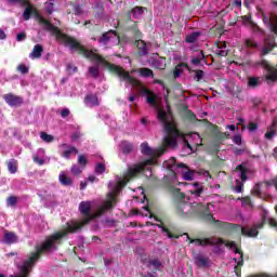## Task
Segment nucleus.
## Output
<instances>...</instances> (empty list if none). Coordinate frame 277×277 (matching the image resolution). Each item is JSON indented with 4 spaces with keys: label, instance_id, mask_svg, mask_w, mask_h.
<instances>
[{
    "label": "nucleus",
    "instance_id": "24",
    "mask_svg": "<svg viewBox=\"0 0 277 277\" xmlns=\"http://www.w3.org/2000/svg\"><path fill=\"white\" fill-rule=\"evenodd\" d=\"M163 266V264L161 263V261H159V259H151L148 260L147 263V267L148 269H150V267H154V272H159V269H161V267Z\"/></svg>",
    "mask_w": 277,
    "mask_h": 277
},
{
    "label": "nucleus",
    "instance_id": "12",
    "mask_svg": "<svg viewBox=\"0 0 277 277\" xmlns=\"http://www.w3.org/2000/svg\"><path fill=\"white\" fill-rule=\"evenodd\" d=\"M276 49V39L275 38H265L264 39V47L262 49V55H268Z\"/></svg>",
    "mask_w": 277,
    "mask_h": 277
},
{
    "label": "nucleus",
    "instance_id": "44",
    "mask_svg": "<svg viewBox=\"0 0 277 277\" xmlns=\"http://www.w3.org/2000/svg\"><path fill=\"white\" fill-rule=\"evenodd\" d=\"M81 172H83V170H81V168L77 164H74L71 167V173L75 175V176H79V174H81Z\"/></svg>",
    "mask_w": 277,
    "mask_h": 277
},
{
    "label": "nucleus",
    "instance_id": "38",
    "mask_svg": "<svg viewBox=\"0 0 277 277\" xmlns=\"http://www.w3.org/2000/svg\"><path fill=\"white\" fill-rule=\"evenodd\" d=\"M105 170H107V167L103 162L95 166V174H104Z\"/></svg>",
    "mask_w": 277,
    "mask_h": 277
},
{
    "label": "nucleus",
    "instance_id": "1",
    "mask_svg": "<svg viewBox=\"0 0 277 277\" xmlns=\"http://www.w3.org/2000/svg\"><path fill=\"white\" fill-rule=\"evenodd\" d=\"M37 18L39 25H44L45 31H50L53 36H56L57 42H61L64 47H68L71 51H77L78 55H82V57H85L87 60H93L97 64L106 66L109 72L119 77L120 81H126L127 83H130V85H133V88H142V93L147 96L146 103L151 105V107H158L157 95L151 93L147 88H144L142 81L133 78L129 71L124 70V68L107 62L105 57L96 53L98 50L85 49L75 37H70L67 34L62 32L60 27L53 25L49 19L43 18L42 15L37 14Z\"/></svg>",
    "mask_w": 277,
    "mask_h": 277
},
{
    "label": "nucleus",
    "instance_id": "61",
    "mask_svg": "<svg viewBox=\"0 0 277 277\" xmlns=\"http://www.w3.org/2000/svg\"><path fill=\"white\" fill-rule=\"evenodd\" d=\"M215 137H216V140L222 141V140H226L228 137V135H226V133H224V132H219V133H216Z\"/></svg>",
    "mask_w": 277,
    "mask_h": 277
},
{
    "label": "nucleus",
    "instance_id": "43",
    "mask_svg": "<svg viewBox=\"0 0 277 277\" xmlns=\"http://www.w3.org/2000/svg\"><path fill=\"white\" fill-rule=\"evenodd\" d=\"M203 192H205V187H198L195 190H190V194H193L197 198H200V196H202Z\"/></svg>",
    "mask_w": 277,
    "mask_h": 277
},
{
    "label": "nucleus",
    "instance_id": "26",
    "mask_svg": "<svg viewBox=\"0 0 277 277\" xmlns=\"http://www.w3.org/2000/svg\"><path fill=\"white\" fill-rule=\"evenodd\" d=\"M236 170H238V172H240L241 182L246 183V181H248V169H246V166L238 164L236 167Z\"/></svg>",
    "mask_w": 277,
    "mask_h": 277
},
{
    "label": "nucleus",
    "instance_id": "62",
    "mask_svg": "<svg viewBox=\"0 0 277 277\" xmlns=\"http://www.w3.org/2000/svg\"><path fill=\"white\" fill-rule=\"evenodd\" d=\"M259 129V124L256 122L249 123V131H256Z\"/></svg>",
    "mask_w": 277,
    "mask_h": 277
},
{
    "label": "nucleus",
    "instance_id": "45",
    "mask_svg": "<svg viewBox=\"0 0 277 277\" xmlns=\"http://www.w3.org/2000/svg\"><path fill=\"white\" fill-rule=\"evenodd\" d=\"M245 43H246V47H248L249 49H256L259 47V44L251 39H247Z\"/></svg>",
    "mask_w": 277,
    "mask_h": 277
},
{
    "label": "nucleus",
    "instance_id": "20",
    "mask_svg": "<svg viewBox=\"0 0 277 277\" xmlns=\"http://www.w3.org/2000/svg\"><path fill=\"white\" fill-rule=\"evenodd\" d=\"M195 264L197 265V267H209V258H205L200 254H196Z\"/></svg>",
    "mask_w": 277,
    "mask_h": 277
},
{
    "label": "nucleus",
    "instance_id": "35",
    "mask_svg": "<svg viewBox=\"0 0 277 277\" xmlns=\"http://www.w3.org/2000/svg\"><path fill=\"white\" fill-rule=\"evenodd\" d=\"M89 75L93 77V79H98V76L101 75V70L98 69V66L89 67Z\"/></svg>",
    "mask_w": 277,
    "mask_h": 277
},
{
    "label": "nucleus",
    "instance_id": "30",
    "mask_svg": "<svg viewBox=\"0 0 277 277\" xmlns=\"http://www.w3.org/2000/svg\"><path fill=\"white\" fill-rule=\"evenodd\" d=\"M121 150L126 155H129V153H131V150H133V144L129 143V141L121 142Z\"/></svg>",
    "mask_w": 277,
    "mask_h": 277
},
{
    "label": "nucleus",
    "instance_id": "53",
    "mask_svg": "<svg viewBox=\"0 0 277 277\" xmlns=\"http://www.w3.org/2000/svg\"><path fill=\"white\" fill-rule=\"evenodd\" d=\"M77 70H79L77 68V66H75L72 64H67V71L69 72V75H75V72H77Z\"/></svg>",
    "mask_w": 277,
    "mask_h": 277
},
{
    "label": "nucleus",
    "instance_id": "52",
    "mask_svg": "<svg viewBox=\"0 0 277 277\" xmlns=\"http://www.w3.org/2000/svg\"><path fill=\"white\" fill-rule=\"evenodd\" d=\"M235 192L236 194H241V192H243V183L239 182V180L236 181Z\"/></svg>",
    "mask_w": 277,
    "mask_h": 277
},
{
    "label": "nucleus",
    "instance_id": "41",
    "mask_svg": "<svg viewBox=\"0 0 277 277\" xmlns=\"http://www.w3.org/2000/svg\"><path fill=\"white\" fill-rule=\"evenodd\" d=\"M173 194L177 200H185V194L181 193V188H174Z\"/></svg>",
    "mask_w": 277,
    "mask_h": 277
},
{
    "label": "nucleus",
    "instance_id": "10",
    "mask_svg": "<svg viewBox=\"0 0 277 277\" xmlns=\"http://www.w3.org/2000/svg\"><path fill=\"white\" fill-rule=\"evenodd\" d=\"M3 100L10 107H21V105L24 103L23 97L15 95L14 93L4 94Z\"/></svg>",
    "mask_w": 277,
    "mask_h": 277
},
{
    "label": "nucleus",
    "instance_id": "18",
    "mask_svg": "<svg viewBox=\"0 0 277 277\" xmlns=\"http://www.w3.org/2000/svg\"><path fill=\"white\" fill-rule=\"evenodd\" d=\"M44 52V48L41 44H36L32 49V52L29 54L31 60H40L42 57V53Z\"/></svg>",
    "mask_w": 277,
    "mask_h": 277
},
{
    "label": "nucleus",
    "instance_id": "4",
    "mask_svg": "<svg viewBox=\"0 0 277 277\" xmlns=\"http://www.w3.org/2000/svg\"><path fill=\"white\" fill-rule=\"evenodd\" d=\"M157 119L161 124H163V129L167 133V136L163 138V146L158 149L159 155H163L167 148H175L179 137H183V133L176 127V122H174V115L172 111L168 113L166 109L159 108L157 110Z\"/></svg>",
    "mask_w": 277,
    "mask_h": 277
},
{
    "label": "nucleus",
    "instance_id": "39",
    "mask_svg": "<svg viewBox=\"0 0 277 277\" xmlns=\"http://www.w3.org/2000/svg\"><path fill=\"white\" fill-rule=\"evenodd\" d=\"M17 202H18V198L16 196H10L6 199L8 207H16Z\"/></svg>",
    "mask_w": 277,
    "mask_h": 277
},
{
    "label": "nucleus",
    "instance_id": "27",
    "mask_svg": "<svg viewBox=\"0 0 277 277\" xmlns=\"http://www.w3.org/2000/svg\"><path fill=\"white\" fill-rule=\"evenodd\" d=\"M234 262L237 263V265L234 267V272L237 277H241V267H243V256H240L239 261H237V258H234Z\"/></svg>",
    "mask_w": 277,
    "mask_h": 277
},
{
    "label": "nucleus",
    "instance_id": "57",
    "mask_svg": "<svg viewBox=\"0 0 277 277\" xmlns=\"http://www.w3.org/2000/svg\"><path fill=\"white\" fill-rule=\"evenodd\" d=\"M275 135H276V130H271V131H268V132H266V133L264 134V137H265L266 140H273Z\"/></svg>",
    "mask_w": 277,
    "mask_h": 277
},
{
    "label": "nucleus",
    "instance_id": "19",
    "mask_svg": "<svg viewBox=\"0 0 277 277\" xmlns=\"http://www.w3.org/2000/svg\"><path fill=\"white\" fill-rule=\"evenodd\" d=\"M63 147L68 148L65 151H63L62 157H64L65 159H70V156L72 155V153H75L76 155L79 154V149H77V147L75 146H70L68 147V145L66 143L62 144Z\"/></svg>",
    "mask_w": 277,
    "mask_h": 277
},
{
    "label": "nucleus",
    "instance_id": "51",
    "mask_svg": "<svg viewBox=\"0 0 277 277\" xmlns=\"http://www.w3.org/2000/svg\"><path fill=\"white\" fill-rule=\"evenodd\" d=\"M32 161L38 166H44V159L40 158L38 155L32 156Z\"/></svg>",
    "mask_w": 277,
    "mask_h": 277
},
{
    "label": "nucleus",
    "instance_id": "58",
    "mask_svg": "<svg viewBox=\"0 0 277 277\" xmlns=\"http://www.w3.org/2000/svg\"><path fill=\"white\" fill-rule=\"evenodd\" d=\"M23 40H27V34H25V32L17 34L16 41L17 42H23Z\"/></svg>",
    "mask_w": 277,
    "mask_h": 277
},
{
    "label": "nucleus",
    "instance_id": "2",
    "mask_svg": "<svg viewBox=\"0 0 277 277\" xmlns=\"http://www.w3.org/2000/svg\"><path fill=\"white\" fill-rule=\"evenodd\" d=\"M269 212L267 210H263L261 214V222L255 223L251 228L241 227V225L222 222L220 220H215L213 214H211V210L209 207L203 208L202 211L199 212V217L202 222H213L217 228H222L223 230H240L243 237H259V230L267 224V217Z\"/></svg>",
    "mask_w": 277,
    "mask_h": 277
},
{
    "label": "nucleus",
    "instance_id": "8",
    "mask_svg": "<svg viewBox=\"0 0 277 277\" xmlns=\"http://www.w3.org/2000/svg\"><path fill=\"white\" fill-rule=\"evenodd\" d=\"M107 198H109V200L105 201L104 205L97 209L96 213H93V215H95V220L96 217H101L105 211H110V209H114V202H116V193H108Z\"/></svg>",
    "mask_w": 277,
    "mask_h": 277
},
{
    "label": "nucleus",
    "instance_id": "34",
    "mask_svg": "<svg viewBox=\"0 0 277 277\" xmlns=\"http://www.w3.org/2000/svg\"><path fill=\"white\" fill-rule=\"evenodd\" d=\"M261 85V79L256 77H250L248 80L249 88H259Z\"/></svg>",
    "mask_w": 277,
    "mask_h": 277
},
{
    "label": "nucleus",
    "instance_id": "56",
    "mask_svg": "<svg viewBox=\"0 0 277 277\" xmlns=\"http://www.w3.org/2000/svg\"><path fill=\"white\" fill-rule=\"evenodd\" d=\"M9 3H19L21 5H29V0H8Z\"/></svg>",
    "mask_w": 277,
    "mask_h": 277
},
{
    "label": "nucleus",
    "instance_id": "7",
    "mask_svg": "<svg viewBox=\"0 0 277 277\" xmlns=\"http://www.w3.org/2000/svg\"><path fill=\"white\" fill-rule=\"evenodd\" d=\"M97 42H100L103 47H107L109 42L120 44V35H118V31L116 30H108L97 39Z\"/></svg>",
    "mask_w": 277,
    "mask_h": 277
},
{
    "label": "nucleus",
    "instance_id": "36",
    "mask_svg": "<svg viewBox=\"0 0 277 277\" xmlns=\"http://www.w3.org/2000/svg\"><path fill=\"white\" fill-rule=\"evenodd\" d=\"M277 16L276 14H271L269 16L263 15V23L267 25L269 28L274 24V17Z\"/></svg>",
    "mask_w": 277,
    "mask_h": 277
},
{
    "label": "nucleus",
    "instance_id": "63",
    "mask_svg": "<svg viewBox=\"0 0 277 277\" xmlns=\"http://www.w3.org/2000/svg\"><path fill=\"white\" fill-rule=\"evenodd\" d=\"M253 196H261V187L259 185H255V187L252 190Z\"/></svg>",
    "mask_w": 277,
    "mask_h": 277
},
{
    "label": "nucleus",
    "instance_id": "33",
    "mask_svg": "<svg viewBox=\"0 0 277 277\" xmlns=\"http://www.w3.org/2000/svg\"><path fill=\"white\" fill-rule=\"evenodd\" d=\"M34 12H36V9H34L32 6H26V9L24 10V13H23L24 21H29V18H31V14H34Z\"/></svg>",
    "mask_w": 277,
    "mask_h": 277
},
{
    "label": "nucleus",
    "instance_id": "16",
    "mask_svg": "<svg viewBox=\"0 0 277 277\" xmlns=\"http://www.w3.org/2000/svg\"><path fill=\"white\" fill-rule=\"evenodd\" d=\"M137 53L140 57H144V55H148V47L146 45V41L144 40H136L135 41Z\"/></svg>",
    "mask_w": 277,
    "mask_h": 277
},
{
    "label": "nucleus",
    "instance_id": "55",
    "mask_svg": "<svg viewBox=\"0 0 277 277\" xmlns=\"http://www.w3.org/2000/svg\"><path fill=\"white\" fill-rule=\"evenodd\" d=\"M45 12L48 14H53V0H49V2H47Z\"/></svg>",
    "mask_w": 277,
    "mask_h": 277
},
{
    "label": "nucleus",
    "instance_id": "42",
    "mask_svg": "<svg viewBox=\"0 0 277 277\" xmlns=\"http://www.w3.org/2000/svg\"><path fill=\"white\" fill-rule=\"evenodd\" d=\"M17 70L18 72H21L22 75H27L29 74V67H27L25 64H19L17 66Z\"/></svg>",
    "mask_w": 277,
    "mask_h": 277
},
{
    "label": "nucleus",
    "instance_id": "9",
    "mask_svg": "<svg viewBox=\"0 0 277 277\" xmlns=\"http://www.w3.org/2000/svg\"><path fill=\"white\" fill-rule=\"evenodd\" d=\"M189 242L190 243H196L197 246H224V239L223 238H205V239H200V238H196V239H192L189 238Z\"/></svg>",
    "mask_w": 277,
    "mask_h": 277
},
{
    "label": "nucleus",
    "instance_id": "49",
    "mask_svg": "<svg viewBox=\"0 0 277 277\" xmlns=\"http://www.w3.org/2000/svg\"><path fill=\"white\" fill-rule=\"evenodd\" d=\"M78 163H79V166H83V167L88 166V158H85V156H83V155H79Z\"/></svg>",
    "mask_w": 277,
    "mask_h": 277
},
{
    "label": "nucleus",
    "instance_id": "5",
    "mask_svg": "<svg viewBox=\"0 0 277 277\" xmlns=\"http://www.w3.org/2000/svg\"><path fill=\"white\" fill-rule=\"evenodd\" d=\"M79 212L84 217L80 220L79 222H72L71 224L67 225V230H63V233H78V230H81L83 226H88L92 222V220H96V215L92 213V201H81L79 203Z\"/></svg>",
    "mask_w": 277,
    "mask_h": 277
},
{
    "label": "nucleus",
    "instance_id": "17",
    "mask_svg": "<svg viewBox=\"0 0 277 277\" xmlns=\"http://www.w3.org/2000/svg\"><path fill=\"white\" fill-rule=\"evenodd\" d=\"M84 103L89 105V107H98L101 105V103L98 102V96L96 94L85 95Z\"/></svg>",
    "mask_w": 277,
    "mask_h": 277
},
{
    "label": "nucleus",
    "instance_id": "3",
    "mask_svg": "<svg viewBox=\"0 0 277 277\" xmlns=\"http://www.w3.org/2000/svg\"><path fill=\"white\" fill-rule=\"evenodd\" d=\"M68 236V232H57L47 237L45 240L38 247H36V252H31L29 258L24 261L21 267V274L18 276L29 277V273L31 272V267H34L35 263L40 261V256L45 252H51V250H55V243L57 241H62L64 237Z\"/></svg>",
    "mask_w": 277,
    "mask_h": 277
},
{
    "label": "nucleus",
    "instance_id": "13",
    "mask_svg": "<svg viewBox=\"0 0 277 277\" xmlns=\"http://www.w3.org/2000/svg\"><path fill=\"white\" fill-rule=\"evenodd\" d=\"M146 8L144 6H135L131 9V11L127 12V21H131V18H137L138 16H142Z\"/></svg>",
    "mask_w": 277,
    "mask_h": 277
},
{
    "label": "nucleus",
    "instance_id": "40",
    "mask_svg": "<svg viewBox=\"0 0 277 277\" xmlns=\"http://www.w3.org/2000/svg\"><path fill=\"white\" fill-rule=\"evenodd\" d=\"M60 181L62 185H72V180L64 174L60 175Z\"/></svg>",
    "mask_w": 277,
    "mask_h": 277
},
{
    "label": "nucleus",
    "instance_id": "37",
    "mask_svg": "<svg viewBox=\"0 0 277 277\" xmlns=\"http://www.w3.org/2000/svg\"><path fill=\"white\" fill-rule=\"evenodd\" d=\"M193 72H195V81H202L203 77H205V71L202 69H195L193 70Z\"/></svg>",
    "mask_w": 277,
    "mask_h": 277
},
{
    "label": "nucleus",
    "instance_id": "29",
    "mask_svg": "<svg viewBox=\"0 0 277 277\" xmlns=\"http://www.w3.org/2000/svg\"><path fill=\"white\" fill-rule=\"evenodd\" d=\"M198 38H200V32L195 31V32H192L190 35L186 36L185 42H187L188 44H194V42H196V40H198Z\"/></svg>",
    "mask_w": 277,
    "mask_h": 277
},
{
    "label": "nucleus",
    "instance_id": "6",
    "mask_svg": "<svg viewBox=\"0 0 277 277\" xmlns=\"http://www.w3.org/2000/svg\"><path fill=\"white\" fill-rule=\"evenodd\" d=\"M146 166H155V159L150 158L143 161L141 164L129 167L123 175V179L118 182L119 187H127V184L133 179H137V174L144 172Z\"/></svg>",
    "mask_w": 277,
    "mask_h": 277
},
{
    "label": "nucleus",
    "instance_id": "46",
    "mask_svg": "<svg viewBox=\"0 0 277 277\" xmlns=\"http://www.w3.org/2000/svg\"><path fill=\"white\" fill-rule=\"evenodd\" d=\"M238 200H241L242 205L247 207H252V199L250 197H239Z\"/></svg>",
    "mask_w": 277,
    "mask_h": 277
},
{
    "label": "nucleus",
    "instance_id": "21",
    "mask_svg": "<svg viewBox=\"0 0 277 277\" xmlns=\"http://www.w3.org/2000/svg\"><path fill=\"white\" fill-rule=\"evenodd\" d=\"M6 166L10 174H16L18 172V160L12 158L6 161Z\"/></svg>",
    "mask_w": 277,
    "mask_h": 277
},
{
    "label": "nucleus",
    "instance_id": "23",
    "mask_svg": "<svg viewBox=\"0 0 277 277\" xmlns=\"http://www.w3.org/2000/svg\"><path fill=\"white\" fill-rule=\"evenodd\" d=\"M136 71L141 77H145L146 79H148L149 77H153V78L155 77V72H153V69L148 67H141L136 69Z\"/></svg>",
    "mask_w": 277,
    "mask_h": 277
},
{
    "label": "nucleus",
    "instance_id": "60",
    "mask_svg": "<svg viewBox=\"0 0 277 277\" xmlns=\"http://www.w3.org/2000/svg\"><path fill=\"white\" fill-rule=\"evenodd\" d=\"M61 116H62L63 118H68V116H70V109H68V108L62 109V110H61Z\"/></svg>",
    "mask_w": 277,
    "mask_h": 277
},
{
    "label": "nucleus",
    "instance_id": "48",
    "mask_svg": "<svg viewBox=\"0 0 277 277\" xmlns=\"http://www.w3.org/2000/svg\"><path fill=\"white\" fill-rule=\"evenodd\" d=\"M184 181H194V171H186L183 174Z\"/></svg>",
    "mask_w": 277,
    "mask_h": 277
},
{
    "label": "nucleus",
    "instance_id": "47",
    "mask_svg": "<svg viewBox=\"0 0 277 277\" xmlns=\"http://www.w3.org/2000/svg\"><path fill=\"white\" fill-rule=\"evenodd\" d=\"M250 27H251L252 31H254L255 34H263V29H261V27H259V25H256V23L251 22Z\"/></svg>",
    "mask_w": 277,
    "mask_h": 277
},
{
    "label": "nucleus",
    "instance_id": "15",
    "mask_svg": "<svg viewBox=\"0 0 277 277\" xmlns=\"http://www.w3.org/2000/svg\"><path fill=\"white\" fill-rule=\"evenodd\" d=\"M154 220H156V222H160V224H157L158 228H161L162 233H166V235L169 237V239H179V236L173 235L172 232H170V229L166 226H163V221H161V219H159V216H155L154 215Z\"/></svg>",
    "mask_w": 277,
    "mask_h": 277
},
{
    "label": "nucleus",
    "instance_id": "28",
    "mask_svg": "<svg viewBox=\"0 0 277 277\" xmlns=\"http://www.w3.org/2000/svg\"><path fill=\"white\" fill-rule=\"evenodd\" d=\"M141 153L143 155H147L148 157H153L155 153L153 151V148L148 145V143H142L141 144Z\"/></svg>",
    "mask_w": 277,
    "mask_h": 277
},
{
    "label": "nucleus",
    "instance_id": "32",
    "mask_svg": "<svg viewBox=\"0 0 277 277\" xmlns=\"http://www.w3.org/2000/svg\"><path fill=\"white\" fill-rule=\"evenodd\" d=\"M40 137L47 144H51V142H55V136L51 134H47V132H40Z\"/></svg>",
    "mask_w": 277,
    "mask_h": 277
},
{
    "label": "nucleus",
    "instance_id": "25",
    "mask_svg": "<svg viewBox=\"0 0 277 277\" xmlns=\"http://www.w3.org/2000/svg\"><path fill=\"white\" fill-rule=\"evenodd\" d=\"M183 66H184V68H187V70H188L189 72H192V68H189V65H187V63L179 64V65L174 68V70H173V77H174V79H177V77H181V72H183V70H181V67H183Z\"/></svg>",
    "mask_w": 277,
    "mask_h": 277
},
{
    "label": "nucleus",
    "instance_id": "14",
    "mask_svg": "<svg viewBox=\"0 0 277 277\" xmlns=\"http://www.w3.org/2000/svg\"><path fill=\"white\" fill-rule=\"evenodd\" d=\"M18 241V236L14 232H4L3 236V242L6 243L8 246H12V243H16Z\"/></svg>",
    "mask_w": 277,
    "mask_h": 277
},
{
    "label": "nucleus",
    "instance_id": "22",
    "mask_svg": "<svg viewBox=\"0 0 277 277\" xmlns=\"http://www.w3.org/2000/svg\"><path fill=\"white\" fill-rule=\"evenodd\" d=\"M153 68H156L157 70H166V58L164 57H160L157 60H154L151 63Z\"/></svg>",
    "mask_w": 277,
    "mask_h": 277
},
{
    "label": "nucleus",
    "instance_id": "31",
    "mask_svg": "<svg viewBox=\"0 0 277 277\" xmlns=\"http://www.w3.org/2000/svg\"><path fill=\"white\" fill-rule=\"evenodd\" d=\"M222 48L226 49V42H223V45L219 47L215 50V55H217L219 57H226V56H228V50H222Z\"/></svg>",
    "mask_w": 277,
    "mask_h": 277
},
{
    "label": "nucleus",
    "instance_id": "59",
    "mask_svg": "<svg viewBox=\"0 0 277 277\" xmlns=\"http://www.w3.org/2000/svg\"><path fill=\"white\" fill-rule=\"evenodd\" d=\"M268 222V225L272 227V228H277V221L276 219L274 217H271V219H266V223Z\"/></svg>",
    "mask_w": 277,
    "mask_h": 277
},
{
    "label": "nucleus",
    "instance_id": "11",
    "mask_svg": "<svg viewBox=\"0 0 277 277\" xmlns=\"http://www.w3.org/2000/svg\"><path fill=\"white\" fill-rule=\"evenodd\" d=\"M265 81L268 84L276 83V81H277V68L276 67H274L272 65L266 66Z\"/></svg>",
    "mask_w": 277,
    "mask_h": 277
},
{
    "label": "nucleus",
    "instance_id": "54",
    "mask_svg": "<svg viewBox=\"0 0 277 277\" xmlns=\"http://www.w3.org/2000/svg\"><path fill=\"white\" fill-rule=\"evenodd\" d=\"M269 29L277 37V16L274 17L273 25L269 27Z\"/></svg>",
    "mask_w": 277,
    "mask_h": 277
},
{
    "label": "nucleus",
    "instance_id": "50",
    "mask_svg": "<svg viewBox=\"0 0 277 277\" xmlns=\"http://www.w3.org/2000/svg\"><path fill=\"white\" fill-rule=\"evenodd\" d=\"M233 142L234 144H236L237 146H241L242 144V138H241V134H236L235 136H233Z\"/></svg>",
    "mask_w": 277,
    "mask_h": 277
},
{
    "label": "nucleus",
    "instance_id": "64",
    "mask_svg": "<svg viewBox=\"0 0 277 277\" xmlns=\"http://www.w3.org/2000/svg\"><path fill=\"white\" fill-rule=\"evenodd\" d=\"M156 275H157V272L147 273V274L141 273V277H157Z\"/></svg>",
    "mask_w": 277,
    "mask_h": 277
}]
</instances>
